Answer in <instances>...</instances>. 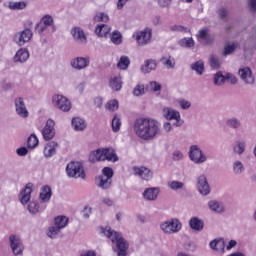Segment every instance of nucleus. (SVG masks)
<instances>
[{"label": "nucleus", "mask_w": 256, "mask_h": 256, "mask_svg": "<svg viewBox=\"0 0 256 256\" xmlns=\"http://www.w3.org/2000/svg\"><path fill=\"white\" fill-rule=\"evenodd\" d=\"M133 131L142 141H153L161 135V124L150 118H138L134 121Z\"/></svg>", "instance_id": "1"}, {"label": "nucleus", "mask_w": 256, "mask_h": 256, "mask_svg": "<svg viewBox=\"0 0 256 256\" xmlns=\"http://www.w3.org/2000/svg\"><path fill=\"white\" fill-rule=\"evenodd\" d=\"M105 237L110 239L112 243L116 244L117 256H127V249H129V242L123 238V234L106 227L103 230Z\"/></svg>", "instance_id": "2"}, {"label": "nucleus", "mask_w": 256, "mask_h": 256, "mask_svg": "<svg viewBox=\"0 0 256 256\" xmlns=\"http://www.w3.org/2000/svg\"><path fill=\"white\" fill-rule=\"evenodd\" d=\"M89 161L91 163H97V161H111L112 163H117V161H119V157L113 148H103L91 152Z\"/></svg>", "instance_id": "3"}, {"label": "nucleus", "mask_w": 256, "mask_h": 256, "mask_svg": "<svg viewBox=\"0 0 256 256\" xmlns=\"http://www.w3.org/2000/svg\"><path fill=\"white\" fill-rule=\"evenodd\" d=\"M183 227L181 221L177 218H172L167 221H164L160 224V229L166 235H173L174 233H179Z\"/></svg>", "instance_id": "4"}, {"label": "nucleus", "mask_w": 256, "mask_h": 256, "mask_svg": "<svg viewBox=\"0 0 256 256\" xmlns=\"http://www.w3.org/2000/svg\"><path fill=\"white\" fill-rule=\"evenodd\" d=\"M163 117L166 118L167 121H174L173 127H183L185 125V120L181 119V113L173 108H164L163 109Z\"/></svg>", "instance_id": "5"}, {"label": "nucleus", "mask_w": 256, "mask_h": 256, "mask_svg": "<svg viewBox=\"0 0 256 256\" xmlns=\"http://www.w3.org/2000/svg\"><path fill=\"white\" fill-rule=\"evenodd\" d=\"M66 173L68 177H73L74 179H85V170H83L81 162L72 161L68 163Z\"/></svg>", "instance_id": "6"}, {"label": "nucleus", "mask_w": 256, "mask_h": 256, "mask_svg": "<svg viewBox=\"0 0 256 256\" xmlns=\"http://www.w3.org/2000/svg\"><path fill=\"white\" fill-rule=\"evenodd\" d=\"M31 39H33V31L29 28L16 32L12 37L13 43H16L19 47H23L25 43H29Z\"/></svg>", "instance_id": "7"}, {"label": "nucleus", "mask_w": 256, "mask_h": 256, "mask_svg": "<svg viewBox=\"0 0 256 256\" xmlns=\"http://www.w3.org/2000/svg\"><path fill=\"white\" fill-rule=\"evenodd\" d=\"M52 104L56 109L67 113L71 111V100L63 95L56 94L52 97Z\"/></svg>", "instance_id": "8"}, {"label": "nucleus", "mask_w": 256, "mask_h": 256, "mask_svg": "<svg viewBox=\"0 0 256 256\" xmlns=\"http://www.w3.org/2000/svg\"><path fill=\"white\" fill-rule=\"evenodd\" d=\"M189 157L193 163H196V165H201V163H205V161H207V156L203 154V151L197 145H192L190 147Z\"/></svg>", "instance_id": "9"}, {"label": "nucleus", "mask_w": 256, "mask_h": 256, "mask_svg": "<svg viewBox=\"0 0 256 256\" xmlns=\"http://www.w3.org/2000/svg\"><path fill=\"white\" fill-rule=\"evenodd\" d=\"M196 188L198 193L203 197H207L211 193V186H209V181H207V176L202 174L196 180Z\"/></svg>", "instance_id": "10"}, {"label": "nucleus", "mask_w": 256, "mask_h": 256, "mask_svg": "<svg viewBox=\"0 0 256 256\" xmlns=\"http://www.w3.org/2000/svg\"><path fill=\"white\" fill-rule=\"evenodd\" d=\"M9 241H10V247L12 249L13 255L15 256L23 255V251L25 250V247L23 246V242L21 241V238L16 235H10Z\"/></svg>", "instance_id": "11"}, {"label": "nucleus", "mask_w": 256, "mask_h": 256, "mask_svg": "<svg viewBox=\"0 0 256 256\" xmlns=\"http://www.w3.org/2000/svg\"><path fill=\"white\" fill-rule=\"evenodd\" d=\"M14 105L16 115H18V117H21L22 119H27V117H29V110H27V106L25 105V100H23V98H15Z\"/></svg>", "instance_id": "12"}, {"label": "nucleus", "mask_w": 256, "mask_h": 256, "mask_svg": "<svg viewBox=\"0 0 256 256\" xmlns=\"http://www.w3.org/2000/svg\"><path fill=\"white\" fill-rule=\"evenodd\" d=\"M238 75L245 85H255V76H253V71L249 67L240 68Z\"/></svg>", "instance_id": "13"}, {"label": "nucleus", "mask_w": 256, "mask_h": 256, "mask_svg": "<svg viewBox=\"0 0 256 256\" xmlns=\"http://www.w3.org/2000/svg\"><path fill=\"white\" fill-rule=\"evenodd\" d=\"M74 41L79 45H87V35L81 27H73L70 31Z\"/></svg>", "instance_id": "14"}, {"label": "nucleus", "mask_w": 256, "mask_h": 256, "mask_svg": "<svg viewBox=\"0 0 256 256\" xmlns=\"http://www.w3.org/2000/svg\"><path fill=\"white\" fill-rule=\"evenodd\" d=\"M91 63V59L89 57H76L71 60L70 65L73 69L77 71H81L83 69H87Z\"/></svg>", "instance_id": "15"}, {"label": "nucleus", "mask_w": 256, "mask_h": 256, "mask_svg": "<svg viewBox=\"0 0 256 256\" xmlns=\"http://www.w3.org/2000/svg\"><path fill=\"white\" fill-rule=\"evenodd\" d=\"M42 135L45 141H51L55 137V121L47 120L45 127L42 129Z\"/></svg>", "instance_id": "16"}, {"label": "nucleus", "mask_w": 256, "mask_h": 256, "mask_svg": "<svg viewBox=\"0 0 256 256\" xmlns=\"http://www.w3.org/2000/svg\"><path fill=\"white\" fill-rule=\"evenodd\" d=\"M133 171L137 177L144 179V181H151L153 179V172L147 167H133Z\"/></svg>", "instance_id": "17"}, {"label": "nucleus", "mask_w": 256, "mask_h": 256, "mask_svg": "<svg viewBox=\"0 0 256 256\" xmlns=\"http://www.w3.org/2000/svg\"><path fill=\"white\" fill-rule=\"evenodd\" d=\"M152 32L151 29H146L141 32H138L135 39L138 43V45H147L149 41H151Z\"/></svg>", "instance_id": "18"}, {"label": "nucleus", "mask_w": 256, "mask_h": 256, "mask_svg": "<svg viewBox=\"0 0 256 256\" xmlns=\"http://www.w3.org/2000/svg\"><path fill=\"white\" fill-rule=\"evenodd\" d=\"M31 193H33V183H28L20 192V202L22 205H27V203L31 201Z\"/></svg>", "instance_id": "19"}, {"label": "nucleus", "mask_w": 256, "mask_h": 256, "mask_svg": "<svg viewBox=\"0 0 256 256\" xmlns=\"http://www.w3.org/2000/svg\"><path fill=\"white\" fill-rule=\"evenodd\" d=\"M29 60V50L20 48L13 57V63H27Z\"/></svg>", "instance_id": "20"}, {"label": "nucleus", "mask_w": 256, "mask_h": 256, "mask_svg": "<svg viewBox=\"0 0 256 256\" xmlns=\"http://www.w3.org/2000/svg\"><path fill=\"white\" fill-rule=\"evenodd\" d=\"M51 197H53V191L49 185H45L41 188L39 198L42 203H49L51 201Z\"/></svg>", "instance_id": "21"}, {"label": "nucleus", "mask_w": 256, "mask_h": 256, "mask_svg": "<svg viewBox=\"0 0 256 256\" xmlns=\"http://www.w3.org/2000/svg\"><path fill=\"white\" fill-rule=\"evenodd\" d=\"M95 181L97 187L103 190L111 189V185H113V179L105 178L103 176L96 177Z\"/></svg>", "instance_id": "22"}, {"label": "nucleus", "mask_w": 256, "mask_h": 256, "mask_svg": "<svg viewBox=\"0 0 256 256\" xmlns=\"http://www.w3.org/2000/svg\"><path fill=\"white\" fill-rule=\"evenodd\" d=\"M57 147H59L57 142H49L44 148V157H46V159L53 157V155L57 153Z\"/></svg>", "instance_id": "23"}, {"label": "nucleus", "mask_w": 256, "mask_h": 256, "mask_svg": "<svg viewBox=\"0 0 256 256\" xmlns=\"http://www.w3.org/2000/svg\"><path fill=\"white\" fill-rule=\"evenodd\" d=\"M159 196V188H147L143 192V197L146 201H156L157 197Z\"/></svg>", "instance_id": "24"}, {"label": "nucleus", "mask_w": 256, "mask_h": 256, "mask_svg": "<svg viewBox=\"0 0 256 256\" xmlns=\"http://www.w3.org/2000/svg\"><path fill=\"white\" fill-rule=\"evenodd\" d=\"M189 227L192 229V231H197L198 233L201 232L202 229L205 227V222L203 220L197 218V217H192L189 220Z\"/></svg>", "instance_id": "25"}, {"label": "nucleus", "mask_w": 256, "mask_h": 256, "mask_svg": "<svg viewBox=\"0 0 256 256\" xmlns=\"http://www.w3.org/2000/svg\"><path fill=\"white\" fill-rule=\"evenodd\" d=\"M71 123L74 131H85L87 129V122L80 117L72 118Z\"/></svg>", "instance_id": "26"}, {"label": "nucleus", "mask_w": 256, "mask_h": 256, "mask_svg": "<svg viewBox=\"0 0 256 256\" xmlns=\"http://www.w3.org/2000/svg\"><path fill=\"white\" fill-rule=\"evenodd\" d=\"M157 69V61L153 59H148L144 61V65L141 66V71L147 75V73H151V71H155Z\"/></svg>", "instance_id": "27"}, {"label": "nucleus", "mask_w": 256, "mask_h": 256, "mask_svg": "<svg viewBox=\"0 0 256 256\" xmlns=\"http://www.w3.org/2000/svg\"><path fill=\"white\" fill-rule=\"evenodd\" d=\"M95 33L98 37H107L111 33V27L106 24H98L95 27Z\"/></svg>", "instance_id": "28"}, {"label": "nucleus", "mask_w": 256, "mask_h": 256, "mask_svg": "<svg viewBox=\"0 0 256 256\" xmlns=\"http://www.w3.org/2000/svg\"><path fill=\"white\" fill-rule=\"evenodd\" d=\"M8 9H10V11H23L24 9H27V2H25V1H18V2L10 1V2H8Z\"/></svg>", "instance_id": "29"}, {"label": "nucleus", "mask_w": 256, "mask_h": 256, "mask_svg": "<svg viewBox=\"0 0 256 256\" xmlns=\"http://www.w3.org/2000/svg\"><path fill=\"white\" fill-rule=\"evenodd\" d=\"M255 49H256V39L247 40L246 42H244L243 51L245 55H252Z\"/></svg>", "instance_id": "30"}, {"label": "nucleus", "mask_w": 256, "mask_h": 256, "mask_svg": "<svg viewBox=\"0 0 256 256\" xmlns=\"http://www.w3.org/2000/svg\"><path fill=\"white\" fill-rule=\"evenodd\" d=\"M40 22L48 27H51L52 33H55V31H57V27L55 26V21L53 20V16L46 14L41 18Z\"/></svg>", "instance_id": "31"}, {"label": "nucleus", "mask_w": 256, "mask_h": 256, "mask_svg": "<svg viewBox=\"0 0 256 256\" xmlns=\"http://www.w3.org/2000/svg\"><path fill=\"white\" fill-rule=\"evenodd\" d=\"M226 125L229 127V129L237 131L241 129V120L237 117H232L226 120Z\"/></svg>", "instance_id": "32"}, {"label": "nucleus", "mask_w": 256, "mask_h": 256, "mask_svg": "<svg viewBox=\"0 0 256 256\" xmlns=\"http://www.w3.org/2000/svg\"><path fill=\"white\" fill-rule=\"evenodd\" d=\"M190 69L195 71L196 75H203L205 71V63L202 60H198L190 65Z\"/></svg>", "instance_id": "33"}, {"label": "nucleus", "mask_w": 256, "mask_h": 256, "mask_svg": "<svg viewBox=\"0 0 256 256\" xmlns=\"http://www.w3.org/2000/svg\"><path fill=\"white\" fill-rule=\"evenodd\" d=\"M208 207L211 211H214V213H223L225 211L223 204H221L217 200L209 201Z\"/></svg>", "instance_id": "34"}, {"label": "nucleus", "mask_w": 256, "mask_h": 256, "mask_svg": "<svg viewBox=\"0 0 256 256\" xmlns=\"http://www.w3.org/2000/svg\"><path fill=\"white\" fill-rule=\"evenodd\" d=\"M123 82L121 81V76H114L110 80V87L113 91H121Z\"/></svg>", "instance_id": "35"}, {"label": "nucleus", "mask_w": 256, "mask_h": 256, "mask_svg": "<svg viewBox=\"0 0 256 256\" xmlns=\"http://www.w3.org/2000/svg\"><path fill=\"white\" fill-rule=\"evenodd\" d=\"M161 63L164 65V67H166V69H175V58L171 57V55L168 57H162Z\"/></svg>", "instance_id": "36"}, {"label": "nucleus", "mask_w": 256, "mask_h": 256, "mask_svg": "<svg viewBox=\"0 0 256 256\" xmlns=\"http://www.w3.org/2000/svg\"><path fill=\"white\" fill-rule=\"evenodd\" d=\"M110 40L114 45H121L123 43V35L119 30H115L112 32Z\"/></svg>", "instance_id": "37"}, {"label": "nucleus", "mask_w": 256, "mask_h": 256, "mask_svg": "<svg viewBox=\"0 0 256 256\" xmlns=\"http://www.w3.org/2000/svg\"><path fill=\"white\" fill-rule=\"evenodd\" d=\"M234 175H241L245 172V165H243L242 161H235L232 166Z\"/></svg>", "instance_id": "38"}, {"label": "nucleus", "mask_w": 256, "mask_h": 256, "mask_svg": "<svg viewBox=\"0 0 256 256\" xmlns=\"http://www.w3.org/2000/svg\"><path fill=\"white\" fill-rule=\"evenodd\" d=\"M67 223H69V218L66 216H58L55 218V225L59 227V229H65Z\"/></svg>", "instance_id": "39"}, {"label": "nucleus", "mask_w": 256, "mask_h": 256, "mask_svg": "<svg viewBox=\"0 0 256 256\" xmlns=\"http://www.w3.org/2000/svg\"><path fill=\"white\" fill-rule=\"evenodd\" d=\"M179 45L185 49H191V47H195V40L193 38H182L179 41Z\"/></svg>", "instance_id": "40"}, {"label": "nucleus", "mask_w": 256, "mask_h": 256, "mask_svg": "<svg viewBox=\"0 0 256 256\" xmlns=\"http://www.w3.org/2000/svg\"><path fill=\"white\" fill-rule=\"evenodd\" d=\"M237 45H238L237 43L225 45L222 55H224V57L233 55V53H235V50L237 49Z\"/></svg>", "instance_id": "41"}, {"label": "nucleus", "mask_w": 256, "mask_h": 256, "mask_svg": "<svg viewBox=\"0 0 256 256\" xmlns=\"http://www.w3.org/2000/svg\"><path fill=\"white\" fill-rule=\"evenodd\" d=\"M131 65V60L127 56H121L120 60L118 61L117 67L118 69L125 70L127 67Z\"/></svg>", "instance_id": "42"}, {"label": "nucleus", "mask_w": 256, "mask_h": 256, "mask_svg": "<svg viewBox=\"0 0 256 256\" xmlns=\"http://www.w3.org/2000/svg\"><path fill=\"white\" fill-rule=\"evenodd\" d=\"M39 145V139H37V135L32 134L29 136L27 140L28 149H35Z\"/></svg>", "instance_id": "43"}, {"label": "nucleus", "mask_w": 256, "mask_h": 256, "mask_svg": "<svg viewBox=\"0 0 256 256\" xmlns=\"http://www.w3.org/2000/svg\"><path fill=\"white\" fill-rule=\"evenodd\" d=\"M225 83V75L223 72L219 71L214 75V85L220 87V85H224Z\"/></svg>", "instance_id": "44"}, {"label": "nucleus", "mask_w": 256, "mask_h": 256, "mask_svg": "<svg viewBox=\"0 0 256 256\" xmlns=\"http://www.w3.org/2000/svg\"><path fill=\"white\" fill-rule=\"evenodd\" d=\"M209 65L211 69H221V62L215 55H211L209 58Z\"/></svg>", "instance_id": "45"}, {"label": "nucleus", "mask_w": 256, "mask_h": 256, "mask_svg": "<svg viewBox=\"0 0 256 256\" xmlns=\"http://www.w3.org/2000/svg\"><path fill=\"white\" fill-rule=\"evenodd\" d=\"M61 231V228H59V226L55 225V226H51L48 228V237H50V239H56L57 235H59V232Z\"/></svg>", "instance_id": "46"}, {"label": "nucleus", "mask_w": 256, "mask_h": 256, "mask_svg": "<svg viewBox=\"0 0 256 256\" xmlns=\"http://www.w3.org/2000/svg\"><path fill=\"white\" fill-rule=\"evenodd\" d=\"M168 187H170L172 191H179V189H183V187H185V184L183 182L173 180L168 182Z\"/></svg>", "instance_id": "47"}, {"label": "nucleus", "mask_w": 256, "mask_h": 256, "mask_svg": "<svg viewBox=\"0 0 256 256\" xmlns=\"http://www.w3.org/2000/svg\"><path fill=\"white\" fill-rule=\"evenodd\" d=\"M121 129V118L119 116L115 115L112 119V131L114 133H117Z\"/></svg>", "instance_id": "48"}, {"label": "nucleus", "mask_w": 256, "mask_h": 256, "mask_svg": "<svg viewBox=\"0 0 256 256\" xmlns=\"http://www.w3.org/2000/svg\"><path fill=\"white\" fill-rule=\"evenodd\" d=\"M94 21H97V23H109V15L100 12L95 15Z\"/></svg>", "instance_id": "49"}, {"label": "nucleus", "mask_w": 256, "mask_h": 256, "mask_svg": "<svg viewBox=\"0 0 256 256\" xmlns=\"http://www.w3.org/2000/svg\"><path fill=\"white\" fill-rule=\"evenodd\" d=\"M27 209H28L29 213H31L32 215H37V213H39V203L35 202V201H31L28 204Z\"/></svg>", "instance_id": "50"}, {"label": "nucleus", "mask_w": 256, "mask_h": 256, "mask_svg": "<svg viewBox=\"0 0 256 256\" xmlns=\"http://www.w3.org/2000/svg\"><path fill=\"white\" fill-rule=\"evenodd\" d=\"M245 149V142H238L237 145L233 147L234 153H236L237 155H243V153H245Z\"/></svg>", "instance_id": "51"}, {"label": "nucleus", "mask_w": 256, "mask_h": 256, "mask_svg": "<svg viewBox=\"0 0 256 256\" xmlns=\"http://www.w3.org/2000/svg\"><path fill=\"white\" fill-rule=\"evenodd\" d=\"M133 95L135 97H141V95H145V86L143 84H138L133 90Z\"/></svg>", "instance_id": "52"}, {"label": "nucleus", "mask_w": 256, "mask_h": 256, "mask_svg": "<svg viewBox=\"0 0 256 256\" xmlns=\"http://www.w3.org/2000/svg\"><path fill=\"white\" fill-rule=\"evenodd\" d=\"M100 177H104L106 179H113V168L104 167L102 170V175Z\"/></svg>", "instance_id": "53"}, {"label": "nucleus", "mask_w": 256, "mask_h": 256, "mask_svg": "<svg viewBox=\"0 0 256 256\" xmlns=\"http://www.w3.org/2000/svg\"><path fill=\"white\" fill-rule=\"evenodd\" d=\"M47 27L43 22H38L35 26V31L38 33V35H43L45 31H47Z\"/></svg>", "instance_id": "54"}, {"label": "nucleus", "mask_w": 256, "mask_h": 256, "mask_svg": "<svg viewBox=\"0 0 256 256\" xmlns=\"http://www.w3.org/2000/svg\"><path fill=\"white\" fill-rule=\"evenodd\" d=\"M106 107L109 111H117L119 109V101L111 100L106 104Z\"/></svg>", "instance_id": "55"}, {"label": "nucleus", "mask_w": 256, "mask_h": 256, "mask_svg": "<svg viewBox=\"0 0 256 256\" xmlns=\"http://www.w3.org/2000/svg\"><path fill=\"white\" fill-rule=\"evenodd\" d=\"M216 251H221V253H225V239H217Z\"/></svg>", "instance_id": "56"}, {"label": "nucleus", "mask_w": 256, "mask_h": 256, "mask_svg": "<svg viewBox=\"0 0 256 256\" xmlns=\"http://www.w3.org/2000/svg\"><path fill=\"white\" fill-rule=\"evenodd\" d=\"M91 213H93V208L86 206L84 209L81 211L82 217L84 219H89L91 217Z\"/></svg>", "instance_id": "57"}, {"label": "nucleus", "mask_w": 256, "mask_h": 256, "mask_svg": "<svg viewBox=\"0 0 256 256\" xmlns=\"http://www.w3.org/2000/svg\"><path fill=\"white\" fill-rule=\"evenodd\" d=\"M181 109L187 110L191 108V103L188 100L182 99L178 101Z\"/></svg>", "instance_id": "58"}, {"label": "nucleus", "mask_w": 256, "mask_h": 256, "mask_svg": "<svg viewBox=\"0 0 256 256\" xmlns=\"http://www.w3.org/2000/svg\"><path fill=\"white\" fill-rule=\"evenodd\" d=\"M230 81V83L232 85H236L237 83V77H235V75L231 74V73H228L225 75V81Z\"/></svg>", "instance_id": "59"}, {"label": "nucleus", "mask_w": 256, "mask_h": 256, "mask_svg": "<svg viewBox=\"0 0 256 256\" xmlns=\"http://www.w3.org/2000/svg\"><path fill=\"white\" fill-rule=\"evenodd\" d=\"M16 153L19 157H25L29 150L26 147H20L16 150Z\"/></svg>", "instance_id": "60"}, {"label": "nucleus", "mask_w": 256, "mask_h": 256, "mask_svg": "<svg viewBox=\"0 0 256 256\" xmlns=\"http://www.w3.org/2000/svg\"><path fill=\"white\" fill-rule=\"evenodd\" d=\"M150 89L151 91H154V92L161 91V84L155 81H152L150 82Z\"/></svg>", "instance_id": "61"}, {"label": "nucleus", "mask_w": 256, "mask_h": 256, "mask_svg": "<svg viewBox=\"0 0 256 256\" xmlns=\"http://www.w3.org/2000/svg\"><path fill=\"white\" fill-rule=\"evenodd\" d=\"M173 161H181L183 159V153L181 151H174L172 154Z\"/></svg>", "instance_id": "62"}, {"label": "nucleus", "mask_w": 256, "mask_h": 256, "mask_svg": "<svg viewBox=\"0 0 256 256\" xmlns=\"http://www.w3.org/2000/svg\"><path fill=\"white\" fill-rule=\"evenodd\" d=\"M209 34L207 33V29H202V30H199L198 34H197V37L199 39H202L204 40Z\"/></svg>", "instance_id": "63"}, {"label": "nucleus", "mask_w": 256, "mask_h": 256, "mask_svg": "<svg viewBox=\"0 0 256 256\" xmlns=\"http://www.w3.org/2000/svg\"><path fill=\"white\" fill-rule=\"evenodd\" d=\"M248 7H249L250 11L255 13V11H256V0H248Z\"/></svg>", "instance_id": "64"}]
</instances>
